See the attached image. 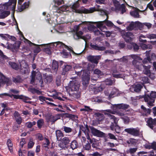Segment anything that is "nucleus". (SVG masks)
Segmentation results:
<instances>
[{"label": "nucleus", "instance_id": "1", "mask_svg": "<svg viewBox=\"0 0 156 156\" xmlns=\"http://www.w3.org/2000/svg\"><path fill=\"white\" fill-rule=\"evenodd\" d=\"M16 3V2L15 0H9L8 2L0 5V10L5 11L3 13V15L2 16V18L7 17L10 14V13L9 11H5V10L13 11L15 10Z\"/></svg>", "mask_w": 156, "mask_h": 156}, {"label": "nucleus", "instance_id": "2", "mask_svg": "<svg viewBox=\"0 0 156 156\" xmlns=\"http://www.w3.org/2000/svg\"><path fill=\"white\" fill-rule=\"evenodd\" d=\"M79 87V82L77 80H75L70 81L68 87H67L66 88L69 92L70 94H72L74 97L78 98L80 97L79 93L77 92Z\"/></svg>", "mask_w": 156, "mask_h": 156}, {"label": "nucleus", "instance_id": "3", "mask_svg": "<svg viewBox=\"0 0 156 156\" xmlns=\"http://www.w3.org/2000/svg\"><path fill=\"white\" fill-rule=\"evenodd\" d=\"M79 6L77 3L73 4L72 6V9L73 11L76 13H84L85 14L90 13L96 11H102V9L99 8L92 7L88 9H86L84 7H82L80 9H77Z\"/></svg>", "mask_w": 156, "mask_h": 156}, {"label": "nucleus", "instance_id": "4", "mask_svg": "<svg viewBox=\"0 0 156 156\" xmlns=\"http://www.w3.org/2000/svg\"><path fill=\"white\" fill-rule=\"evenodd\" d=\"M45 48H44V51L48 54H50L51 53V50L53 49L56 50V48H58L59 47H65L67 48V46L62 42H54L49 45L44 44Z\"/></svg>", "mask_w": 156, "mask_h": 156}, {"label": "nucleus", "instance_id": "5", "mask_svg": "<svg viewBox=\"0 0 156 156\" xmlns=\"http://www.w3.org/2000/svg\"><path fill=\"white\" fill-rule=\"evenodd\" d=\"M156 98V92L152 91L151 93L148 92L145 93L144 98L145 102H147L149 106H153L154 102V99Z\"/></svg>", "mask_w": 156, "mask_h": 156}, {"label": "nucleus", "instance_id": "6", "mask_svg": "<svg viewBox=\"0 0 156 156\" xmlns=\"http://www.w3.org/2000/svg\"><path fill=\"white\" fill-rule=\"evenodd\" d=\"M7 96H9L10 98H12V97H13L14 98L22 100L23 101L26 103L31 104L32 102V101H29L30 99L29 98L23 95H14L13 94H10L7 93H4L0 94V97L1 98H5Z\"/></svg>", "mask_w": 156, "mask_h": 156}, {"label": "nucleus", "instance_id": "7", "mask_svg": "<svg viewBox=\"0 0 156 156\" xmlns=\"http://www.w3.org/2000/svg\"><path fill=\"white\" fill-rule=\"evenodd\" d=\"M35 76H36V79L35 81L38 82L37 84L38 85L40 86L41 87H42L43 86L44 82L42 76L40 72H39L38 70L37 72H36V71L34 70H33L32 72L31 76V83L33 84L34 82L35 77Z\"/></svg>", "mask_w": 156, "mask_h": 156}, {"label": "nucleus", "instance_id": "8", "mask_svg": "<svg viewBox=\"0 0 156 156\" xmlns=\"http://www.w3.org/2000/svg\"><path fill=\"white\" fill-rule=\"evenodd\" d=\"M79 27L78 26H76L74 27V30L75 31L73 34V37L75 40H78L79 39H82L84 40L86 42L88 40L90 39V37L89 35L86 37L83 36V33L81 31H79Z\"/></svg>", "mask_w": 156, "mask_h": 156}, {"label": "nucleus", "instance_id": "9", "mask_svg": "<svg viewBox=\"0 0 156 156\" xmlns=\"http://www.w3.org/2000/svg\"><path fill=\"white\" fill-rule=\"evenodd\" d=\"M97 27L99 29L101 32H105L107 29L105 24L107 26L112 27L114 25L110 21L106 19L104 21H99L96 23Z\"/></svg>", "mask_w": 156, "mask_h": 156}, {"label": "nucleus", "instance_id": "10", "mask_svg": "<svg viewBox=\"0 0 156 156\" xmlns=\"http://www.w3.org/2000/svg\"><path fill=\"white\" fill-rule=\"evenodd\" d=\"M131 57L134 60L133 61V64L136 69L141 70L143 65L141 63L142 59L137 55H131Z\"/></svg>", "mask_w": 156, "mask_h": 156}, {"label": "nucleus", "instance_id": "11", "mask_svg": "<svg viewBox=\"0 0 156 156\" xmlns=\"http://www.w3.org/2000/svg\"><path fill=\"white\" fill-rule=\"evenodd\" d=\"M107 115L109 117L110 119L113 120L114 123L115 124L114 126L113 123H112L111 125L110 126L111 129L112 130H115L117 133H119L120 131V127L117 125L118 121V119L115 117L114 115L111 114H108Z\"/></svg>", "mask_w": 156, "mask_h": 156}, {"label": "nucleus", "instance_id": "12", "mask_svg": "<svg viewBox=\"0 0 156 156\" xmlns=\"http://www.w3.org/2000/svg\"><path fill=\"white\" fill-rule=\"evenodd\" d=\"M84 23H85L88 30L91 31H93L95 35L103 34L101 32V30L99 29H98L96 28L94 25L91 23L85 22H84Z\"/></svg>", "mask_w": 156, "mask_h": 156}, {"label": "nucleus", "instance_id": "13", "mask_svg": "<svg viewBox=\"0 0 156 156\" xmlns=\"http://www.w3.org/2000/svg\"><path fill=\"white\" fill-rule=\"evenodd\" d=\"M116 11H121V14H123L126 11L125 6L124 4L120 5L119 2L117 0H112Z\"/></svg>", "mask_w": 156, "mask_h": 156}, {"label": "nucleus", "instance_id": "14", "mask_svg": "<svg viewBox=\"0 0 156 156\" xmlns=\"http://www.w3.org/2000/svg\"><path fill=\"white\" fill-rule=\"evenodd\" d=\"M104 92L105 95L108 96L109 99H110L117 95L118 94V90L115 88H114L111 90H106Z\"/></svg>", "mask_w": 156, "mask_h": 156}, {"label": "nucleus", "instance_id": "15", "mask_svg": "<svg viewBox=\"0 0 156 156\" xmlns=\"http://www.w3.org/2000/svg\"><path fill=\"white\" fill-rule=\"evenodd\" d=\"M23 38L24 39V42L25 43L28 44L30 46L34 48V51L35 53H38L40 51L41 49L39 47V46L43 45V44H36L31 42L28 40L26 39L24 37H23Z\"/></svg>", "mask_w": 156, "mask_h": 156}, {"label": "nucleus", "instance_id": "16", "mask_svg": "<svg viewBox=\"0 0 156 156\" xmlns=\"http://www.w3.org/2000/svg\"><path fill=\"white\" fill-rule=\"evenodd\" d=\"M124 131L134 136H138L139 135L140 130L138 128H126L124 129Z\"/></svg>", "mask_w": 156, "mask_h": 156}, {"label": "nucleus", "instance_id": "17", "mask_svg": "<svg viewBox=\"0 0 156 156\" xmlns=\"http://www.w3.org/2000/svg\"><path fill=\"white\" fill-rule=\"evenodd\" d=\"M145 147L148 149H152L153 150L150 152L149 156H155L156 154H154V151L156 152V143L155 142L152 143L146 144L145 145Z\"/></svg>", "mask_w": 156, "mask_h": 156}, {"label": "nucleus", "instance_id": "18", "mask_svg": "<svg viewBox=\"0 0 156 156\" xmlns=\"http://www.w3.org/2000/svg\"><path fill=\"white\" fill-rule=\"evenodd\" d=\"M137 27L140 30L143 27V24L142 23L138 21L135 23L132 22L130 23L129 26L126 27L127 30H131L133 29L135 27Z\"/></svg>", "mask_w": 156, "mask_h": 156}, {"label": "nucleus", "instance_id": "19", "mask_svg": "<svg viewBox=\"0 0 156 156\" xmlns=\"http://www.w3.org/2000/svg\"><path fill=\"white\" fill-rule=\"evenodd\" d=\"M122 37L126 42H131L134 38V35L131 32H127L122 34Z\"/></svg>", "mask_w": 156, "mask_h": 156}, {"label": "nucleus", "instance_id": "20", "mask_svg": "<svg viewBox=\"0 0 156 156\" xmlns=\"http://www.w3.org/2000/svg\"><path fill=\"white\" fill-rule=\"evenodd\" d=\"M91 132L94 136L98 137L105 136V134L103 132L97 129L93 126L90 127Z\"/></svg>", "mask_w": 156, "mask_h": 156}, {"label": "nucleus", "instance_id": "21", "mask_svg": "<svg viewBox=\"0 0 156 156\" xmlns=\"http://www.w3.org/2000/svg\"><path fill=\"white\" fill-rule=\"evenodd\" d=\"M129 106V105L127 104H120L113 105L111 106V108L113 109V110H117V108L126 109L128 108Z\"/></svg>", "mask_w": 156, "mask_h": 156}, {"label": "nucleus", "instance_id": "22", "mask_svg": "<svg viewBox=\"0 0 156 156\" xmlns=\"http://www.w3.org/2000/svg\"><path fill=\"white\" fill-rule=\"evenodd\" d=\"M141 109L140 112L141 115L143 116H147L150 114L151 111V109L147 108L143 105L141 106Z\"/></svg>", "mask_w": 156, "mask_h": 156}, {"label": "nucleus", "instance_id": "23", "mask_svg": "<svg viewBox=\"0 0 156 156\" xmlns=\"http://www.w3.org/2000/svg\"><path fill=\"white\" fill-rule=\"evenodd\" d=\"M100 56L99 55L93 56L90 55L87 57L88 60L92 63L97 64L98 62V60L100 59Z\"/></svg>", "mask_w": 156, "mask_h": 156}, {"label": "nucleus", "instance_id": "24", "mask_svg": "<svg viewBox=\"0 0 156 156\" xmlns=\"http://www.w3.org/2000/svg\"><path fill=\"white\" fill-rule=\"evenodd\" d=\"M8 44L6 46H5V48L11 50H16L18 49L20 46V44L19 43H15L14 44H10L8 42L7 43Z\"/></svg>", "mask_w": 156, "mask_h": 156}, {"label": "nucleus", "instance_id": "25", "mask_svg": "<svg viewBox=\"0 0 156 156\" xmlns=\"http://www.w3.org/2000/svg\"><path fill=\"white\" fill-rule=\"evenodd\" d=\"M69 10V8L68 6L65 5H63L62 6L56 9V11H54V14L55 15H57L56 14H55V13H61L62 12L67 11Z\"/></svg>", "mask_w": 156, "mask_h": 156}, {"label": "nucleus", "instance_id": "26", "mask_svg": "<svg viewBox=\"0 0 156 156\" xmlns=\"http://www.w3.org/2000/svg\"><path fill=\"white\" fill-rule=\"evenodd\" d=\"M142 88V85L140 84H137L132 86L130 88V90L132 92L135 91L138 92L141 90Z\"/></svg>", "mask_w": 156, "mask_h": 156}, {"label": "nucleus", "instance_id": "27", "mask_svg": "<svg viewBox=\"0 0 156 156\" xmlns=\"http://www.w3.org/2000/svg\"><path fill=\"white\" fill-rule=\"evenodd\" d=\"M82 83L84 85L86 86L89 83L90 80V75L87 73L83 74Z\"/></svg>", "mask_w": 156, "mask_h": 156}, {"label": "nucleus", "instance_id": "28", "mask_svg": "<svg viewBox=\"0 0 156 156\" xmlns=\"http://www.w3.org/2000/svg\"><path fill=\"white\" fill-rule=\"evenodd\" d=\"M60 115L58 114L55 115H51L48 118V122H54L57 120L60 119Z\"/></svg>", "mask_w": 156, "mask_h": 156}, {"label": "nucleus", "instance_id": "29", "mask_svg": "<svg viewBox=\"0 0 156 156\" xmlns=\"http://www.w3.org/2000/svg\"><path fill=\"white\" fill-rule=\"evenodd\" d=\"M146 121L147 123V125L151 129H153V125L156 124V121L153 120L151 118H150L146 119Z\"/></svg>", "mask_w": 156, "mask_h": 156}, {"label": "nucleus", "instance_id": "30", "mask_svg": "<svg viewBox=\"0 0 156 156\" xmlns=\"http://www.w3.org/2000/svg\"><path fill=\"white\" fill-rule=\"evenodd\" d=\"M21 5L22 4H20L18 3L17 6L18 10L20 12L22 11L28 7L29 5V2H26L24 3L23 5Z\"/></svg>", "mask_w": 156, "mask_h": 156}, {"label": "nucleus", "instance_id": "31", "mask_svg": "<svg viewBox=\"0 0 156 156\" xmlns=\"http://www.w3.org/2000/svg\"><path fill=\"white\" fill-rule=\"evenodd\" d=\"M58 62L55 61L53 60L52 65V73H56L58 68Z\"/></svg>", "mask_w": 156, "mask_h": 156}, {"label": "nucleus", "instance_id": "32", "mask_svg": "<svg viewBox=\"0 0 156 156\" xmlns=\"http://www.w3.org/2000/svg\"><path fill=\"white\" fill-rule=\"evenodd\" d=\"M14 116L15 120L18 124H20L22 122V119L18 112H15L14 113Z\"/></svg>", "mask_w": 156, "mask_h": 156}, {"label": "nucleus", "instance_id": "33", "mask_svg": "<svg viewBox=\"0 0 156 156\" xmlns=\"http://www.w3.org/2000/svg\"><path fill=\"white\" fill-rule=\"evenodd\" d=\"M112 76L113 77L116 78H123L124 75L122 74L119 73V72L116 69H114L112 70Z\"/></svg>", "mask_w": 156, "mask_h": 156}, {"label": "nucleus", "instance_id": "34", "mask_svg": "<svg viewBox=\"0 0 156 156\" xmlns=\"http://www.w3.org/2000/svg\"><path fill=\"white\" fill-rule=\"evenodd\" d=\"M106 111L109 113H107L108 114H109L110 113H112V114H116L117 115H119L122 116L124 115V113L123 112H117L116 111V110H114V111H112L110 109H108L106 110Z\"/></svg>", "mask_w": 156, "mask_h": 156}, {"label": "nucleus", "instance_id": "35", "mask_svg": "<svg viewBox=\"0 0 156 156\" xmlns=\"http://www.w3.org/2000/svg\"><path fill=\"white\" fill-rule=\"evenodd\" d=\"M67 48H65V47H59L60 48V49H61H61L62 48L63 49V50H62V57L64 58H66L69 55H70V54L69 52H66L65 50H64V49H67L68 50H70L69 49V48L67 46Z\"/></svg>", "mask_w": 156, "mask_h": 156}, {"label": "nucleus", "instance_id": "36", "mask_svg": "<svg viewBox=\"0 0 156 156\" xmlns=\"http://www.w3.org/2000/svg\"><path fill=\"white\" fill-rule=\"evenodd\" d=\"M55 133L57 140L60 141L63 136V133L60 130H58L56 131Z\"/></svg>", "mask_w": 156, "mask_h": 156}, {"label": "nucleus", "instance_id": "37", "mask_svg": "<svg viewBox=\"0 0 156 156\" xmlns=\"http://www.w3.org/2000/svg\"><path fill=\"white\" fill-rule=\"evenodd\" d=\"M13 81L16 83H20L23 81V79L19 76L12 78Z\"/></svg>", "mask_w": 156, "mask_h": 156}, {"label": "nucleus", "instance_id": "38", "mask_svg": "<svg viewBox=\"0 0 156 156\" xmlns=\"http://www.w3.org/2000/svg\"><path fill=\"white\" fill-rule=\"evenodd\" d=\"M96 118L98 121H101L104 119V116L103 114L99 113H95Z\"/></svg>", "mask_w": 156, "mask_h": 156}, {"label": "nucleus", "instance_id": "39", "mask_svg": "<svg viewBox=\"0 0 156 156\" xmlns=\"http://www.w3.org/2000/svg\"><path fill=\"white\" fill-rule=\"evenodd\" d=\"M20 67L19 68L21 70H22L23 69H26L28 67V64L25 62V61L22 60L20 63Z\"/></svg>", "mask_w": 156, "mask_h": 156}, {"label": "nucleus", "instance_id": "40", "mask_svg": "<svg viewBox=\"0 0 156 156\" xmlns=\"http://www.w3.org/2000/svg\"><path fill=\"white\" fill-rule=\"evenodd\" d=\"M7 144L8 147V148L10 152H12V146L13 144L11 140L9 139L7 140Z\"/></svg>", "mask_w": 156, "mask_h": 156}, {"label": "nucleus", "instance_id": "41", "mask_svg": "<svg viewBox=\"0 0 156 156\" xmlns=\"http://www.w3.org/2000/svg\"><path fill=\"white\" fill-rule=\"evenodd\" d=\"M91 46L93 48L96 50L102 51L105 49V47L103 46H99L96 45H91Z\"/></svg>", "mask_w": 156, "mask_h": 156}, {"label": "nucleus", "instance_id": "42", "mask_svg": "<svg viewBox=\"0 0 156 156\" xmlns=\"http://www.w3.org/2000/svg\"><path fill=\"white\" fill-rule=\"evenodd\" d=\"M143 68H144V70L143 71L144 73L147 75H149L150 74V71L149 70L150 66H143Z\"/></svg>", "mask_w": 156, "mask_h": 156}, {"label": "nucleus", "instance_id": "43", "mask_svg": "<svg viewBox=\"0 0 156 156\" xmlns=\"http://www.w3.org/2000/svg\"><path fill=\"white\" fill-rule=\"evenodd\" d=\"M138 140L136 139L131 138L129 140L126 141V142L128 144H131L132 145H135L137 143Z\"/></svg>", "mask_w": 156, "mask_h": 156}, {"label": "nucleus", "instance_id": "44", "mask_svg": "<svg viewBox=\"0 0 156 156\" xmlns=\"http://www.w3.org/2000/svg\"><path fill=\"white\" fill-rule=\"evenodd\" d=\"M62 129L64 131V132L67 133H71L73 129L71 128L65 126H63L62 128Z\"/></svg>", "mask_w": 156, "mask_h": 156}, {"label": "nucleus", "instance_id": "45", "mask_svg": "<svg viewBox=\"0 0 156 156\" xmlns=\"http://www.w3.org/2000/svg\"><path fill=\"white\" fill-rule=\"evenodd\" d=\"M78 147L77 142L76 140H73L72 141L71 144V147L73 150L77 148Z\"/></svg>", "mask_w": 156, "mask_h": 156}, {"label": "nucleus", "instance_id": "46", "mask_svg": "<svg viewBox=\"0 0 156 156\" xmlns=\"http://www.w3.org/2000/svg\"><path fill=\"white\" fill-rule=\"evenodd\" d=\"M133 47L135 51H137L139 49V46L138 45L136 44L133 43V42H132V44H131V47L128 46V48L130 49H132Z\"/></svg>", "mask_w": 156, "mask_h": 156}, {"label": "nucleus", "instance_id": "47", "mask_svg": "<svg viewBox=\"0 0 156 156\" xmlns=\"http://www.w3.org/2000/svg\"><path fill=\"white\" fill-rule=\"evenodd\" d=\"M130 15L135 18H139V15L138 12L136 10H134L130 12Z\"/></svg>", "mask_w": 156, "mask_h": 156}, {"label": "nucleus", "instance_id": "48", "mask_svg": "<svg viewBox=\"0 0 156 156\" xmlns=\"http://www.w3.org/2000/svg\"><path fill=\"white\" fill-rule=\"evenodd\" d=\"M9 65L13 69L17 70L20 69L19 67L14 62H9Z\"/></svg>", "mask_w": 156, "mask_h": 156}, {"label": "nucleus", "instance_id": "49", "mask_svg": "<svg viewBox=\"0 0 156 156\" xmlns=\"http://www.w3.org/2000/svg\"><path fill=\"white\" fill-rule=\"evenodd\" d=\"M64 67L63 68V71L65 72H67L70 70L72 68V66L69 65H68L66 63H65L64 65Z\"/></svg>", "mask_w": 156, "mask_h": 156}, {"label": "nucleus", "instance_id": "50", "mask_svg": "<svg viewBox=\"0 0 156 156\" xmlns=\"http://www.w3.org/2000/svg\"><path fill=\"white\" fill-rule=\"evenodd\" d=\"M44 122V120L42 119H40L38 120L37 123L38 128H41L43 125Z\"/></svg>", "mask_w": 156, "mask_h": 156}, {"label": "nucleus", "instance_id": "51", "mask_svg": "<svg viewBox=\"0 0 156 156\" xmlns=\"http://www.w3.org/2000/svg\"><path fill=\"white\" fill-rule=\"evenodd\" d=\"M63 27L60 25L58 26V30L54 29L53 30H51V32L52 33H55V32H57L58 33H60L63 32Z\"/></svg>", "mask_w": 156, "mask_h": 156}, {"label": "nucleus", "instance_id": "52", "mask_svg": "<svg viewBox=\"0 0 156 156\" xmlns=\"http://www.w3.org/2000/svg\"><path fill=\"white\" fill-rule=\"evenodd\" d=\"M104 88L101 86L95 88L94 90V94H96L97 93L101 91Z\"/></svg>", "mask_w": 156, "mask_h": 156}, {"label": "nucleus", "instance_id": "53", "mask_svg": "<svg viewBox=\"0 0 156 156\" xmlns=\"http://www.w3.org/2000/svg\"><path fill=\"white\" fill-rule=\"evenodd\" d=\"M36 124V122L35 121H34L32 122H28L26 123V126L28 128H31L33 126L35 125Z\"/></svg>", "mask_w": 156, "mask_h": 156}, {"label": "nucleus", "instance_id": "54", "mask_svg": "<svg viewBox=\"0 0 156 156\" xmlns=\"http://www.w3.org/2000/svg\"><path fill=\"white\" fill-rule=\"evenodd\" d=\"M52 80V77L51 75H47L46 76L45 80V82H46L47 83H50L51 82Z\"/></svg>", "mask_w": 156, "mask_h": 156}, {"label": "nucleus", "instance_id": "55", "mask_svg": "<svg viewBox=\"0 0 156 156\" xmlns=\"http://www.w3.org/2000/svg\"><path fill=\"white\" fill-rule=\"evenodd\" d=\"M92 110V109L90 108L89 106H84V107L80 109L81 111H84L85 112H90Z\"/></svg>", "mask_w": 156, "mask_h": 156}, {"label": "nucleus", "instance_id": "56", "mask_svg": "<svg viewBox=\"0 0 156 156\" xmlns=\"http://www.w3.org/2000/svg\"><path fill=\"white\" fill-rule=\"evenodd\" d=\"M83 132L85 133V134L86 136L87 139L89 141V142L90 143H92L93 142L94 140V141L95 140V139H91L90 136L87 132L86 133L84 131H83Z\"/></svg>", "mask_w": 156, "mask_h": 156}, {"label": "nucleus", "instance_id": "57", "mask_svg": "<svg viewBox=\"0 0 156 156\" xmlns=\"http://www.w3.org/2000/svg\"><path fill=\"white\" fill-rule=\"evenodd\" d=\"M70 142V140L67 137H64L62 140V142L66 145L69 144Z\"/></svg>", "mask_w": 156, "mask_h": 156}, {"label": "nucleus", "instance_id": "58", "mask_svg": "<svg viewBox=\"0 0 156 156\" xmlns=\"http://www.w3.org/2000/svg\"><path fill=\"white\" fill-rule=\"evenodd\" d=\"M95 74L97 75L98 76H100L103 75V73L100 70L98 69H95L94 71Z\"/></svg>", "mask_w": 156, "mask_h": 156}, {"label": "nucleus", "instance_id": "59", "mask_svg": "<svg viewBox=\"0 0 156 156\" xmlns=\"http://www.w3.org/2000/svg\"><path fill=\"white\" fill-rule=\"evenodd\" d=\"M146 35L144 36L143 35H140L139 37V40L140 41L143 43L146 42L147 40L144 39L146 38Z\"/></svg>", "mask_w": 156, "mask_h": 156}, {"label": "nucleus", "instance_id": "60", "mask_svg": "<svg viewBox=\"0 0 156 156\" xmlns=\"http://www.w3.org/2000/svg\"><path fill=\"white\" fill-rule=\"evenodd\" d=\"M140 80L143 81V83H147L149 82V80L147 76L141 77Z\"/></svg>", "mask_w": 156, "mask_h": 156}, {"label": "nucleus", "instance_id": "61", "mask_svg": "<svg viewBox=\"0 0 156 156\" xmlns=\"http://www.w3.org/2000/svg\"><path fill=\"white\" fill-rule=\"evenodd\" d=\"M9 35L8 34H0V37L5 40L8 41Z\"/></svg>", "mask_w": 156, "mask_h": 156}, {"label": "nucleus", "instance_id": "62", "mask_svg": "<svg viewBox=\"0 0 156 156\" xmlns=\"http://www.w3.org/2000/svg\"><path fill=\"white\" fill-rule=\"evenodd\" d=\"M105 83L107 85H111L113 83L112 81L110 79H107L105 80Z\"/></svg>", "mask_w": 156, "mask_h": 156}, {"label": "nucleus", "instance_id": "63", "mask_svg": "<svg viewBox=\"0 0 156 156\" xmlns=\"http://www.w3.org/2000/svg\"><path fill=\"white\" fill-rule=\"evenodd\" d=\"M146 37L150 39H154L156 38V35L154 34H147Z\"/></svg>", "mask_w": 156, "mask_h": 156}, {"label": "nucleus", "instance_id": "64", "mask_svg": "<svg viewBox=\"0 0 156 156\" xmlns=\"http://www.w3.org/2000/svg\"><path fill=\"white\" fill-rule=\"evenodd\" d=\"M151 61V58L150 57H149L147 54V58H145L142 61L143 63L144 64L148 62H150Z\"/></svg>", "mask_w": 156, "mask_h": 156}]
</instances>
